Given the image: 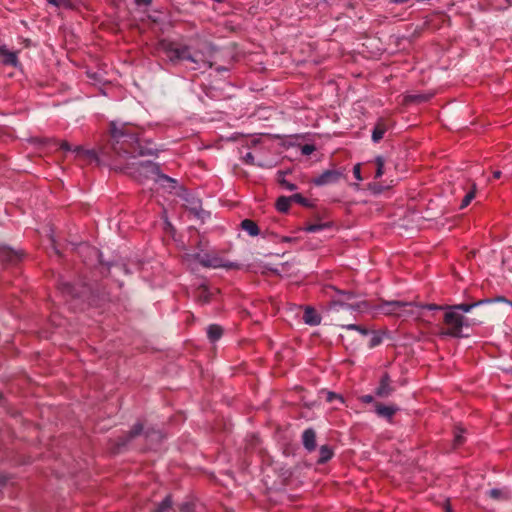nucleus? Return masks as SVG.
Instances as JSON below:
<instances>
[{"instance_id": "nucleus-1", "label": "nucleus", "mask_w": 512, "mask_h": 512, "mask_svg": "<svg viewBox=\"0 0 512 512\" xmlns=\"http://www.w3.org/2000/svg\"><path fill=\"white\" fill-rule=\"evenodd\" d=\"M139 127L125 123H110V142L99 147V153L110 159L113 170L123 172L137 181L159 175V167L152 161H136L140 156L154 155L156 146L145 141Z\"/></svg>"}, {"instance_id": "nucleus-2", "label": "nucleus", "mask_w": 512, "mask_h": 512, "mask_svg": "<svg viewBox=\"0 0 512 512\" xmlns=\"http://www.w3.org/2000/svg\"><path fill=\"white\" fill-rule=\"evenodd\" d=\"M443 323L446 329L442 331L441 334L455 338L462 336V329L464 326H469L467 319L461 313L450 308V306L444 313Z\"/></svg>"}, {"instance_id": "nucleus-3", "label": "nucleus", "mask_w": 512, "mask_h": 512, "mask_svg": "<svg viewBox=\"0 0 512 512\" xmlns=\"http://www.w3.org/2000/svg\"><path fill=\"white\" fill-rule=\"evenodd\" d=\"M418 308V304L405 301H382L378 306L384 315L395 317L415 316V309Z\"/></svg>"}, {"instance_id": "nucleus-4", "label": "nucleus", "mask_w": 512, "mask_h": 512, "mask_svg": "<svg viewBox=\"0 0 512 512\" xmlns=\"http://www.w3.org/2000/svg\"><path fill=\"white\" fill-rule=\"evenodd\" d=\"M161 48L171 62L182 60L195 62L188 45H182L173 41H162Z\"/></svg>"}, {"instance_id": "nucleus-5", "label": "nucleus", "mask_w": 512, "mask_h": 512, "mask_svg": "<svg viewBox=\"0 0 512 512\" xmlns=\"http://www.w3.org/2000/svg\"><path fill=\"white\" fill-rule=\"evenodd\" d=\"M194 260L200 263L203 267L207 268H226V269H237L239 265L227 260L217 254H201L197 253L193 256Z\"/></svg>"}, {"instance_id": "nucleus-6", "label": "nucleus", "mask_w": 512, "mask_h": 512, "mask_svg": "<svg viewBox=\"0 0 512 512\" xmlns=\"http://www.w3.org/2000/svg\"><path fill=\"white\" fill-rule=\"evenodd\" d=\"M344 178V173L340 169H328L323 171L319 176L312 180V183L316 186H324L329 184H335Z\"/></svg>"}, {"instance_id": "nucleus-7", "label": "nucleus", "mask_w": 512, "mask_h": 512, "mask_svg": "<svg viewBox=\"0 0 512 512\" xmlns=\"http://www.w3.org/2000/svg\"><path fill=\"white\" fill-rule=\"evenodd\" d=\"M394 392V387L392 386V380L388 373H384L380 380L379 385L375 390V394L379 398H387Z\"/></svg>"}, {"instance_id": "nucleus-8", "label": "nucleus", "mask_w": 512, "mask_h": 512, "mask_svg": "<svg viewBox=\"0 0 512 512\" xmlns=\"http://www.w3.org/2000/svg\"><path fill=\"white\" fill-rule=\"evenodd\" d=\"M23 251L13 250L9 247L0 248V260L7 263H17L23 257Z\"/></svg>"}, {"instance_id": "nucleus-9", "label": "nucleus", "mask_w": 512, "mask_h": 512, "mask_svg": "<svg viewBox=\"0 0 512 512\" xmlns=\"http://www.w3.org/2000/svg\"><path fill=\"white\" fill-rule=\"evenodd\" d=\"M390 128V123L387 119L379 118L374 126V129L372 131V140L375 143H378L380 140L383 139L385 133Z\"/></svg>"}, {"instance_id": "nucleus-10", "label": "nucleus", "mask_w": 512, "mask_h": 512, "mask_svg": "<svg viewBox=\"0 0 512 512\" xmlns=\"http://www.w3.org/2000/svg\"><path fill=\"white\" fill-rule=\"evenodd\" d=\"M398 408L393 405H384L382 403L377 402L375 404V412L379 417L385 418L389 421L396 414Z\"/></svg>"}, {"instance_id": "nucleus-11", "label": "nucleus", "mask_w": 512, "mask_h": 512, "mask_svg": "<svg viewBox=\"0 0 512 512\" xmlns=\"http://www.w3.org/2000/svg\"><path fill=\"white\" fill-rule=\"evenodd\" d=\"M0 63L5 66L16 67L18 65L17 54L7 50L5 47H0Z\"/></svg>"}, {"instance_id": "nucleus-12", "label": "nucleus", "mask_w": 512, "mask_h": 512, "mask_svg": "<svg viewBox=\"0 0 512 512\" xmlns=\"http://www.w3.org/2000/svg\"><path fill=\"white\" fill-rule=\"evenodd\" d=\"M302 443L305 449L312 452L316 448V433L312 428L306 429L302 434Z\"/></svg>"}, {"instance_id": "nucleus-13", "label": "nucleus", "mask_w": 512, "mask_h": 512, "mask_svg": "<svg viewBox=\"0 0 512 512\" xmlns=\"http://www.w3.org/2000/svg\"><path fill=\"white\" fill-rule=\"evenodd\" d=\"M303 320L306 324L315 326L320 324L321 316L314 308L307 306L304 310Z\"/></svg>"}, {"instance_id": "nucleus-14", "label": "nucleus", "mask_w": 512, "mask_h": 512, "mask_svg": "<svg viewBox=\"0 0 512 512\" xmlns=\"http://www.w3.org/2000/svg\"><path fill=\"white\" fill-rule=\"evenodd\" d=\"M74 152L77 153L78 156L84 158L88 162H97L99 163V154L95 149H84L82 146H77L74 148Z\"/></svg>"}, {"instance_id": "nucleus-15", "label": "nucleus", "mask_w": 512, "mask_h": 512, "mask_svg": "<svg viewBox=\"0 0 512 512\" xmlns=\"http://www.w3.org/2000/svg\"><path fill=\"white\" fill-rule=\"evenodd\" d=\"M490 302H492L491 299H482V300H478V301L471 302V303H461V304H457V305H450V308L454 309L456 312L461 311L464 313H468L473 308L480 306L482 304H485V303H490Z\"/></svg>"}, {"instance_id": "nucleus-16", "label": "nucleus", "mask_w": 512, "mask_h": 512, "mask_svg": "<svg viewBox=\"0 0 512 512\" xmlns=\"http://www.w3.org/2000/svg\"><path fill=\"white\" fill-rule=\"evenodd\" d=\"M212 293L206 285H200L196 289L195 298L199 304H207L211 301Z\"/></svg>"}, {"instance_id": "nucleus-17", "label": "nucleus", "mask_w": 512, "mask_h": 512, "mask_svg": "<svg viewBox=\"0 0 512 512\" xmlns=\"http://www.w3.org/2000/svg\"><path fill=\"white\" fill-rule=\"evenodd\" d=\"M240 227L252 237L257 236L260 233L257 223L251 219H244L241 221Z\"/></svg>"}, {"instance_id": "nucleus-18", "label": "nucleus", "mask_w": 512, "mask_h": 512, "mask_svg": "<svg viewBox=\"0 0 512 512\" xmlns=\"http://www.w3.org/2000/svg\"><path fill=\"white\" fill-rule=\"evenodd\" d=\"M223 335V328L218 324H211L207 328V337L210 342H216Z\"/></svg>"}, {"instance_id": "nucleus-19", "label": "nucleus", "mask_w": 512, "mask_h": 512, "mask_svg": "<svg viewBox=\"0 0 512 512\" xmlns=\"http://www.w3.org/2000/svg\"><path fill=\"white\" fill-rule=\"evenodd\" d=\"M143 424L140 422L135 423L130 431L126 434L125 439L121 442L122 445H125L130 440L134 439L135 437L139 436L143 431Z\"/></svg>"}, {"instance_id": "nucleus-20", "label": "nucleus", "mask_w": 512, "mask_h": 512, "mask_svg": "<svg viewBox=\"0 0 512 512\" xmlns=\"http://www.w3.org/2000/svg\"><path fill=\"white\" fill-rule=\"evenodd\" d=\"M143 424L140 422L135 423L130 431L126 434L125 439L121 442L122 445H125L130 440L134 439L135 437L139 436L143 431Z\"/></svg>"}, {"instance_id": "nucleus-21", "label": "nucleus", "mask_w": 512, "mask_h": 512, "mask_svg": "<svg viewBox=\"0 0 512 512\" xmlns=\"http://www.w3.org/2000/svg\"><path fill=\"white\" fill-rule=\"evenodd\" d=\"M333 450L328 445H322L319 449L318 463L324 464L333 457Z\"/></svg>"}, {"instance_id": "nucleus-22", "label": "nucleus", "mask_w": 512, "mask_h": 512, "mask_svg": "<svg viewBox=\"0 0 512 512\" xmlns=\"http://www.w3.org/2000/svg\"><path fill=\"white\" fill-rule=\"evenodd\" d=\"M291 202H292L291 196L290 197L281 196L276 201V209L279 212L286 213L290 208Z\"/></svg>"}, {"instance_id": "nucleus-23", "label": "nucleus", "mask_w": 512, "mask_h": 512, "mask_svg": "<svg viewBox=\"0 0 512 512\" xmlns=\"http://www.w3.org/2000/svg\"><path fill=\"white\" fill-rule=\"evenodd\" d=\"M450 305H437V304H425V305H418V309H415V317L419 318L421 316V310L422 309H428V310H443L446 312L447 308Z\"/></svg>"}, {"instance_id": "nucleus-24", "label": "nucleus", "mask_w": 512, "mask_h": 512, "mask_svg": "<svg viewBox=\"0 0 512 512\" xmlns=\"http://www.w3.org/2000/svg\"><path fill=\"white\" fill-rule=\"evenodd\" d=\"M476 191H477V186L473 182L472 186H471V190L464 196V198L461 201V204H460V208L461 209H464L465 207H467L471 203V201L476 196Z\"/></svg>"}, {"instance_id": "nucleus-25", "label": "nucleus", "mask_w": 512, "mask_h": 512, "mask_svg": "<svg viewBox=\"0 0 512 512\" xmlns=\"http://www.w3.org/2000/svg\"><path fill=\"white\" fill-rule=\"evenodd\" d=\"M47 2L58 8H64L67 10L75 9V4L72 0H47Z\"/></svg>"}, {"instance_id": "nucleus-26", "label": "nucleus", "mask_w": 512, "mask_h": 512, "mask_svg": "<svg viewBox=\"0 0 512 512\" xmlns=\"http://www.w3.org/2000/svg\"><path fill=\"white\" fill-rule=\"evenodd\" d=\"M172 507V499L167 495L152 512H166Z\"/></svg>"}, {"instance_id": "nucleus-27", "label": "nucleus", "mask_w": 512, "mask_h": 512, "mask_svg": "<svg viewBox=\"0 0 512 512\" xmlns=\"http://www.w3.org/2000/svg\"><path fill=\"white\" fill-rule=\"evenodd\" d=\"M285 175H286V172H284V171H279V172H278V182H279V184H280L282 187H284V188H286L287 190H289V191H293V190H295V189L297 188V187H296V185H295V184H293V183L288 182V181L285 179Z\"/></svg>"}, {"instance_id": "nucleus-28", "label": "nucleus", "mask_w": 512, "mask_h": 512, "mask_svg": "<svg viewBox=\"0 0 512 512\" xmlns=\"http://www.w3.org/2000/svg\"><path fill=\"white\" fill-rule=\"evenodd\" d=\"M376 165L375 178H380L384 174L385 160L382 156H377L374 160Z\"/></svg>"}, {"instance_id": "nucleus-29", "label": "nucleus", "mask_w": 512, "mask_h": 512, "mask_svg": "<svg viewBox=\"0 0 512 512\" xmlns=\"http://www.w3.org/2000/svg\"><path fill=\"white\" fill-rule=\"evenodd\" d=\"M342 328L346 329V330L358 331L361 335H364V336H366L369 333L367 328L360 326V325H356V324L343 325Z\"/></svg>"}, {"instance_id": "nucleus-30", "label": "nucleus", "mask_w": 512, "mask_h": 512, "mask_svg": "<svg viewBox=\"0 0 512 512\" xmlns=\"http://www.w3.org/2000/svg\"><path fill=\"white\" fill-rule=\"evenodd\" d=\"M328 225L327 224H309L307 225L304 230L306 232H310V233H313V232H318L322 229H324L325 227H327Z\"/></svg>"}, {"instance_id": "nucleus-31", "label": "nucleus", "mask_w": 512, "mask_h": 512, "mask_svg": "<svg viewBox=\"0 0 512 512\" xmlns=\"http://www.w3.org/2000/svg\"><path fill=\"white\" fill-rule=\"evenodd\" d=\"M382 342V336L379 333L374 332L369 341V347L374 348Z\"/></svg>"}, {"instance_id": "nucleus-32", "label": "nucleus", "mask_w": 512, "mask_h": 512, "mask_svg": "<svg viewBox=\"0 0 512 512\" xmlns=\"http://www.w3.org/2000/svg\"><path fill=\"white\" fill-rule=\"evenodd\" d=\"M463 432L464 431L462 429H459V428L456 429L455 436H454V446L455 447L460 446L464 443V437L462 436Z\"/></svg>"}, {"instance_id": "nucleus-33", "label": "nucleus", "mask_w": 512, "mask_h": 512, "mask_svg": "<svg viewBox=\"0 0 512 512\" xmlns=\"http://www.w3.org/2000/svg\"><path fill=\"white\" fill-rule=\"evenodd\" d=\"M291 200L292 202H296L298 204H301V205H307V199L305 197H303L301 194L297 193V194H293L291 196Z\"/></svg>"}, {"instance_id": "nucleus-34", "label": "nucleus", "mask_w": 512, "mask_h": 512, "mask_svg": "<svg viewBox=\"0 0 512 512\" xmlns=\"http://www.w3.org/2000/svg\"><path fill=\"white\" fill-rule=\"evenodd\" d=\"M353 174L358 181H362L361 164L358 163L353 167Z\"/></svg>"}, {"instance_id": "nucleus-35", "label": "nucleus", "mask_w": 512, "mask_h": 512, "mask_svg": "<svg viewBox=\"0 0 512 512\" xmlns=\"http://www.w3.org/2000/svg\"><path fill=\"white\" fill-rule=\"evenodd\" d=\"M243 162L249 165H253L255 163L253 154L251 152L246 153L243 156Z\"/></svg>"}, {"instance_id": "nucleus-36", "label": "nucleus", "mask_w": 512, "mask_h": 512, "mask_svg": "<svg viewBox=\"0 0 512 512\" xmlns=\"http://www.w3.org/2000/svg\"><path fill=\"white\" fill-rule=\"evenodd\" d=\"M59 147H60V149H62L64 151H72L73 150L71 145L66 140L60 141Z\"/></svg>"}, {"instance_id": "nucleus-37", "label": "nucleus", "mask_w": 512, "mask_h": 512, "mask_svg": "<svg viewBox=\"0 0 512 512\" xmlns=\"http://www.w3.org/2000/svg\"><path fill=\"white\" fill-rule=\"evenodd\" d=\"M501 495H502V492L499 489H491L489 491V496L493 499H499L501 497Z\"/></svg>"}, {"instance_id": "nucleus-38", "label": "nucleus", "mask_w": 512, "mask_h": 512, "mask_svg": "<svg viewBox=\"0 0 512 512\" xmlns=\"http://www.w3.org/2000/svg\"><path fill=\"white\" fill-rule=\"evenodd\" d=\"M315 150L313 145L306 144L302 147V153L305 155L311 154Z\"/></svg>"}, {"instance_id": "nucleus-39", "label": "nucleus", "mask_w": 512, "mask_h": 512, "mask_svg": "<svg viewBox=\"0 0 512 512\" xmlns=\"http://www.w3.org/2000/svg\"><path fill=\"white\" fill-rule=\"evenodd\" d=\"M360 401L365 404L372 403L374 401V398L372 395H363L360 397Z\"/></svg>"}, {"instance_id": "nucleus-40", "label": "nucleus", "mask_w": 512, "mask_h": 512, "mask_svg": "<svg viewBox=\"0 0 512 512\" xmlns=\"http://www.w3.org/2000/svg\"><path fill=\"white\" fill-rule=\"evenodd\" d=\"M134 2L138 6H146V7H149L152 4V0H134Z\"/></svg>"}, {"instance_id": "nucleus-41", "label": "nucleus", "mask_w": 512, "mask_h": 512, "mask_svg": "<svg viewBox=\"0 0 512 512\" xmlns=\"http://www.w3.org/2000/svg\"><path fill=\"white\" fill-rule=\"evenodd\" d=\"M334 398H338L340 399L341 401H343L342 397L337 395L336 393L334 392H328V395H327V401H332Z\"/></svg>"}, {"instance_id": "nucleus-42", "label": "nucleus", "mask_w": 512, "mask_h": 512, "mask_svg": "<svg viewBox=\"0 0 512 512\" xmlns=\"http://www.w3.org/2000/svg\"><path fill=\"white\" fill-rule=\"evenodd\" d=\"M445 512H453L449 500L445 502Z\"/></svg>"}, {"instance_id": "nucleus-43", "label": "nucleus", "mask_w": 512, "mask_h": 512, "mask_svg": "<svg viewBox=\"0 0 512 512\" xmlns=\"http://www.w3.org/2000/svg\"><path fill=\"white\" fill-rule=\"evenodd\" d=\"M501 177V171L497 170L493 172V178L499 179Z\"/></svg>"}, {"instance_id": "nucleus-44", "label": "nucleus", "mask_w": 512, "mask_h": 512, "mask_svg": "<svg viewBox=\"0 0 512 512\" xmlns=\"http://www.w3.org/2000/svg\"><path fill=\"white\" fill-rule=\"evenodd\" d=\"M282 241H283V242H289V241H290V238H289V237H283V238H282Z\"/></svg>"}, {"instance_id": "nucleus-45", "label": "nucleus", "mask_w": 512, "mask_h": 512, "mask_svg": "<svg viewBox=\"0 0 512 512\" xmlns=\"http://www.w3.org/2000/svg\"><path fill=\"white\" fill-rule=\"evenodd\" d=\"M413 99H415V100H422L423 97L422 96H414Z\"/></svg>"}, {"instance_id": "nucleus-46", "label": "nucleus", "mask_w": 512, "mask_h": 512, "mask_svg": "<svg viewBox=\"0 0 512 512\" xmlns=\"http://www.w3.org/2000/svg\"><path fill=\"white\" fill-rule=\"evenodd\" d=\"M353 297V294L352 293H348V298H351Z\"/></svg>"}, {"instance_id": "nucleus-47", "label": "nucleus", "mask_w": 512, "mask_h": 512, "mask_svg": "<svg viewBox=\"0 0 512 512\" xmlns=\"http://www.w3.org/2000/svg\"><path fill=\"white\" fill-rule=\"evenodd\" d=\"M509 304L512 306V302H509Z\"/></svg>"}]
</instances>
